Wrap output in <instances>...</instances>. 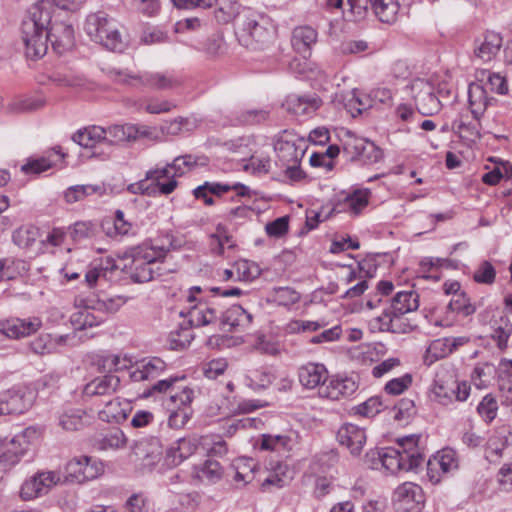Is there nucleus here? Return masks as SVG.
I'll return each mask as SVG.
<instances>
[{
    "label": "nucleus",
    "instance_id": "c03bdc74",
    "mask_svg": "<svg viewBox=\"0 0 512 512\" xmlns=\"http://www.w3.org/2000/svg\"><path fill=\"white\" fill-rule=\"evenodd\" d=\"M447 309L451 312L467 317L475 313L476 306L471 302L465 292H460L452 297L447 305Z\"/></svg>",
    "mask_w": 512,
    "mask_h": 512
},
{
    "label": "nucleus",
    "instance_id": "0e129e2a",
    "mask_svg": "<svg viewBox=\"0 0 512 512\" xmlns=\"http://www.w3.org/2000/svg\"><path fill=\"white\" fill-rule=\"evenodd\" d=\"M205 184L208 185L209 192L216 196H221L230 190L237 191V195L239 196H246L249 193V188L241 183L228 185L215 182H205Z\"/></svg>",
    "mask_w": 512,
    "mask_h": 512
},
{
    "label": "nucleus",
    "instance_id": "39448f33",
    "mask_svg": "<svg viewBox=\"0 0 512 512\" xmlns=\"http://www.w3.org/2000/svg\"><path fill=\"white\" fill-rule=\"evenodd\" d=\"M84 30L92 41L110 51L122 52L125 48L118 23L103 11L90 13L86 17Z\"/></svg>",
    "mask_w": 512,
    "mask_h": 512
},
{
    "label": "nucleus",
    "instance_id": "393cba45",
    "mask_svg": "<svg viewBox=\"0 0 512 512\" xmlns=\"http://www.w3.org/2000/svg\"><path fill=\"white\" fill-rule=\"evenodd\" d=\"M104 131L106 132L107 137V140H104V142L109 144L133 142L139 137H143L148 134L146 130H143L133 124L112 125L108 128H104Z\"/></svg>",
    "mask_w": 512,
    "mask_h": 512
},
{
    "label": "nucleus",
    "instance_id": "f8f14e48",
    "mask_svg": "<svg viewBox=\"0 0 512 512\" xmlns=\"http://www.w3.org/2000/svg\"><path fill=\"white\" fill-rule=\"evenodd\" d=\"M60 482V476L53 471L37 472L26 480L20 489V497L27 501L47 494L52 487Z\"/></svg>",
    "mask_w": 512,
    "mask_h": 512
},
{
    "label": "nucleus",
    "instance_id": "a878e982",
    "mask_svg": "<svg viewBox=\"0 0 512 512\" xmlns=\"http://www.w3.org/2000/svg\"><path fill=\"white\" fill-rule=\"evenodd\" d=\"M456 379L449 370L442 369L436 373L432 392L441 404H448L454 395Z\"/></svg>",
    "mask_w": 512,
    "mask_h": 512
},
{
    "label": "nucleus",
    "instance_id": "e433bc0d",
    "mask_svg": "<svg viewBox=\"0 0 512 512\" xmlns=\"http://www.w3.org/2000/svg\"><path fill=\"white\" fill-rule=\"evenodd\" d=\"M104 192L105 188L102 185H75L65 191L64 198L67 203L72 204L94 194L103 195Z\"/></svg>",
    "mask_w": 512,
    "mask_h": 512
},
{
    "label": "nucleus",
    "instance_id": "e2e57ef3",
    "mask_svg": "<svg viewBox=\"0 0 512 512\" xmlns=\"http://www.w3.org/2000/svg\"><path fill=\"white\" fill-rule=\"evenodd\" d=\"M238 278L243 281H250L260 275L259 267L248 260H239L234 264Z\"/></svg>",
    "mask_w": 512,
    "mask_h": 512
},
{
    "label": "nucleus",
    "instance_id": "864d4df0",
    "mask_svg": "<svg viewBox=\"0 0 512 512\" xmlns=\"http://www.w3.org/2000/svg\"><path fill=\"white\" fill-rule=\"evenodd\" d=\"M193 338L194 335L190 328H180L170 332L168 344L172 350H183L190 345Z\"/></svg>",
    "mask_w": 512,
    "mask_h": 512
},
{
    "label": "nucleus",
    "instance_id": "a18cd8bd",
    "mask_svg": "<svg viewBox=\"0 0 512 512\" xmlns=\"http://www.w3.org/2000/svg\"><path fill=\"white\" fill-rule=\"evenodd\" d=\"M201 50L209 58L219 57L226 52V45L222 33H214L203 42Z\"/></svg>",
    "mask_w": 512,
    "mask_h": 512
},
{
    "label": "nucleus",
    "instance_id": "37998d69",
    "mask_svg": "<svg viewBox=\"0 0 512 512\" xmlns=\"http://www.w3.org/2000/svg\"><path fill=\"white\" fill-rule=\"evenodd\" d=\"M127 444V438L124 432L120 429H113L106 433L96 443L99 450H118L125 447Z\"/></svg>",
    "mask_w": 512,
    "mask_h": 512
},
{
    "label": "nucleus",
    "instance_id": "2f4dec72",
    "mask_svg": "<svg viewBox=\"0 0 512 512\" xmlns=\"http://www.w3.org/2000/svg\"><path fill=\"white\" fill-rule=\"evenodd\" d=\"M197 447L195 439L181 438L177 441L176 446H172L167 450V460L173 465H178L193 455Z\"/></svg>",
    "mask_w": 512,
    "mask_h": 512
},
{
    "label": "nucleus",
    "instance_id": "603ef678",
    "mask_svg": "<svg viewBox=\"0 0 512 512\" xmlns=\"http://www.w3.org/2000/svg\"><path fill=\"white\" fill-rule=\"evenodd\" d=\"M291 438L287 435H262L261 448L271 451H286L290 449Z\"/></svg>",
    "mask_w": 512,
    "mask_h": 512
},
{
    "label": "nucleus",
    "instance_id": "f3484780",
    "mask_svg": "<svg viewBox=\"0 0 512 512\" xmlns=\"http://www.w3.org/2000/svg\"><path fill=\"white\" fill-rule=\"evenodd\" d=\"M166 363L159 357L142 359L131 367L130 378L134 382L155 379L166 370Z\"/></svg>",
    "mask_w": 512,
    "mask_h": 512
},
{
    "label": "nucleus",
    "instance_id": "4d7b16f0",
    "mask_svg": "<svg viewBox=\"0 0 512 512\" xmlns=\"http://www.w3.org/2000/svg\"><path fill=\"white\" fill-rule=\"evenodd\" d=\"M202 445L210 456L223 457L228 452L226 441L219 435L202 437Z\"/></svg>",
    "mask_w": 512,
    "mask_h": 512
},
{
    "label": "nucleus",
    "instance_id": "412c9836",
    "mask_svg": "<svg viewBox=\"0 0 512 512\" xmlns=\"http://www.w3.org/2000/svg\"><path fill=\"white\" fill-rule=\"evenodd\" d=\"M132 453L141 462V466L147 469L154 467L162 456V450L157 440L136 442L132 448Z\"/></svg>",
    "mask_w": 512,
    "mask_h": 512
},
{
    "label": "nucleus",
    "instance_id": "9d476101",
    "mask_svg": "<svg viewBox=\"0 0 512 512\" xmlns=\"http://www.w3.org/2000/svg\"><path fill=\"white\" fill-rule=\"evenodd\" d=\"M424 501L422 488L412 482L399 485L393 494V504L397 512H420Z\"/></svg>",
    "mask_w": 512,
    "mask_h": 512
},
{
    "label": "nucleus",
    "instance_id": "f257e3e1",
    "mask_svg": "<svg viewBox=\"0 0 512 512\" xmlns=\"http://www.w3.org/2000/svg\"><path fill=\"white\" fill-rule=\"evenodd\" d=\"M53 11V5L47 0L38 1L28 9L21 25V39L27 58L38 60L46 55L48 41L58 54H63L74 46L72 24L52 21Z\"/></svg>",
    "mask_w": 512,
    "mask_h": 512
},
{
    "label": "nucleus",
    "instance_id": "c9c22d12",
    "mask_svg": "<svg viewBox=\"0 0 512 512\" xmlns=\"http://www.w3.org/2000/svg\"><path fill=\"white\" fill-rule=\"evenodd\" d=\"M80 302L84 304L85 309L75 313L72 317L73 323L77 324L80 330L98 326L103 322L104 319L102 317L97 316L91 311V309L97 310L92 300L81 299Z\"/></svg>",
    "mask_w": 512,
    "mask_h": 512
},
{
    "label": "nucleus",
    "instance_id": "5fc2aeb1",
    "mask_svg": "<svg viewBox=\"0 0 512 512\" xmlns=\"http://www.w3.org/2000/svg\"><path fill=\"white\" fill-rule=\"evenodd\" d=\"M453 130L467 141L475 142L480 139V132L475 123L465 122L463 118L456 119L452 124Z\"/></svg>",
    "mask_w": 512,
    "mask_h": 512
},
{
    "label": "nucleus",
    "instance_id": "1a4fd4ad",
    "mask_svg": "<svg viewBox=\"0 0 512 512\" xmlns=\"http://www.w3.org/2000/svg\"><path fill=\"white\" fill-rule=\"evenodd\" d=\"M410 91L416 108L422 115H434L441 110L442 101L435 95L432 83L415 79L411 82Z\"/></svg>",
    "mask_w": 512,
    "mask_h": 512
},
{
    "label": "nucleus",
    "instance_id": "423d86ee",
    "mask_svg": "<svg viewBox=\"0 0 512 512\" xmlns=\"http://www.w3.org/2000/svg\"><path fill=\"white\" fill-rule=\"evenodd\" d=\"M169 249L164 247L141 248L131 250L130 277L134 282L145 283L155 279L154 266L166 257Z\"/></svg>",
    "mask_w": 512,
    "mask_h": 512
},
{
    "label": "nucleus",
    "instance_id": "774afa93",
    "mask_svg": "<svg viewBox=\"0 0 512 512\" xmlns=\"http://www.w3.org/2000/svg\"><path fill=\"white\" fill-rule=\"evenodd\" d=\"M113 267L103 266H94L89 269L85 274V281L89 287H94L97 284H101L102 282L107 281V275L109 270H112Z\"/></svg>",
    "mask_w": 512,
    "mask_h": 512
},
{
    "label": "nucleus",
    "instance_id": "9b49d317",
    "mask_svg": "<svg viewBox=\"0 0 512 512\" xmlns=\"http://www.w3.org/2000/svg\"><path fill=\"white\" fill-rule=\"evenodd\" d=\"M344 152L352 160H362L367 163H376L383 157V152L373 142L348 133L343 142Z\"/></svg>",
    "mask_w": 512,
    "mask_h": 512
},
{
    "label": "nucleus",
    "instance_id": "13d9d810",
    "mask_svg": "<svg viewBox=\"0 0 512 512\" xmlns=\"http://www.w3.org/2000/svg\"><path fill=\"white\" fill-rule=\"evenodd\" d=\"M498 411V403L494 396L487 394L477 406V412L487 422H492Z\"/></svg>",
    "mask_w": 512,
    "mask_h": 512
},
{
    "label": "nucleus",
    "instance_id": "49530a36",
    "mask_svg": "<svg viewBox=\"0 0 512 512\" xmlns=\"http://www.w3.org/2000/svg\"><path fill=\"white\" fill-rule=\"evenodd\" d=\"M507 446V436L504 430H496L486 444V458L501 457L502 451Z\"/></svg>",
    "mask_w": 512,
    "mask_h": 512
},
{
    "label": "nucleus",
    "instance_id": "bb28decb",
    "mask_svg": "<svg viewBox=\"0 0 512 512\" xmlns=\"http://www.w3.org/2000/svg\"><path fill=\"white\" fill-rule=\"evenodd\" d=\"M370 195L369 189H357L347 194L342 202L335 205L333 210L357 216L368 206Z\"/></svg>",
    "mask_w": 512,
    "mask_h": 512
},
{
    "label": "nucleus",
    "instance_id": "7c9ffc66",
    "mask_svg": "<svg viewBox=\"0 0 512 512\" xmlns=\"http://www.w3.org/2000/svg\"><path fill=\"white\" fill-rule=\"evenodd\" d=\"M218 311L205 302H198L193 305L189 312V322L192 326L201 327L217 321Z\"/></svg>",
    "mask_w": 512,
    "mask_h": 512
},
{
    "label": "nucleus",
    "instance_id": "8fccbe9b",
    "mask_svg": "<svg viewBox=\"0 0 512 512\" xmlns=\"http://www.w3.org/2000/svg\"><path fill=\"white\" fill-rule=\"evenodd\" d=\"M38 236V229L34 226H22L13 232V242L20 248L32 246Z\"/></svg>",
    "mask_w": 512,
    "mask_h": 512
},
{
    "label": "nucleus",
    "instance_id": "7ed1b4c3",
    "mask_svg": "<svg viewBox=\"0 0 512 512\" xmlns=\"http://www.w3.org/2000/svg\"><path fill=\"white\" fill-rule=\"evenodd\" d=\"M236 35L241 45L252 50L263 49L273 40L268 20L250 9H244L237 20Z\"/></svg>",
    "mask_w": 512,
    "mask_h": 512
},
{
    "label": "nucleus",
    "instance_id": "0eeeda50",
    "mask_svg": "<svg viewBox=\"0 0 512 512\" xmlns=\"http://www.w3.org/2000/svg\"><path fill=\"white\" fill-rule=\"evenodd\" d=\"M104 473L102 461L89 456H78L71 459L65 467L64 481L82 484L98 478Z\"/></svg>",
    "mask_w": 512,
    "mask_h": 512
},
{
    "label": "nucleus",
    "instance_id": "a19ab883",
    "mask_svg": "<svg viewBox=\"0 0 512 512\" xmlns=\"http://www.w3.org/2000/svg\"><path fill=\"white\" fill-rule=\"evenodd\" d=\"M28 271V264L24 260L15 258L0 259V281L12 280Z\"/></svg>",
    "mask_w": 512,
    "mask_h": 512
},
{
    "label": "nucleus",
    "instance_id": "f03ea898",
    "mask_svg": "<svg viewBox=\"0 0 512 512\" xmlns=\"http://www.w3.org/2000/svg\"><path fill=\"white\" fill-rule=\"evenodd\" d=\"M418 307L419 295L416 291H399L383 313L370 321V326L381 332L409 333L417 327L410 315Z\"/></svg>",
    "mask_w": 512,
    "mask_h": 512
},
{
    "label": "nucleus",
    "instance_id": "bf43d9fd",
    "mask_svg": "<svg viewBox=\"0 0 512 512\" xmlns=\"http://www.w3.org/2000/svg\"><path fill=\"white\" fill-rule=\"evenodd\" d=\"M223 474V470L219 462L215 460L208 459L205 461L203 466L200 468L198 472V477L202 481H207L209 483H214L218 481Z\"/></svg>",
    "mask_w": 512,
    "mask_h": 512
},
{
    "label": "nucleus",
    "instance_id": "5701e85b",
    "mask_svg": "<svg viewBox=\"0 0 512 512\" xmlns=\"http://www.w3.org/2000/svg\"><path fill=\"white\" fill-rule=\"evenodd\" d=\"M300 383L307 389L324 386L328 379V371L321 363H306L298 369Z\"/></svg>",
    "mask_w": 512,
    "mask_h": 512
},
{
    "label": "nucleus",
    "instance_id": "680f3d73",
    "mask_svg": "<svg viewBox=\"0 0 512 512\" xmlns=\"http://www.w3.org/2000/svg\"><path fill=\"white\" fill-rule=\"evenodd\" d=\"M394 419L397 421H409L416 414L415 403L412 399L402 398L394 406Z\"/></svg>",
    "mask_w": 512,
    "mask_h": 512
},
{
    "label": "nucleus",
    "instance_id": "338daca9",
    "mask_svg": "<svg viewBox=\"0 0 512 512\" xmlns=\"http://www.w3.org/2000/svg\"><path fill=\"white\" fill-rule=\"evenodd\" d=\"M412 384V376L405 374L399 378L388 381L384 387V391L389 395H400L406 391Z\"/></svg>",
    "mask_w": 512,
    "mask_h": 512
},
{
    "label": "nucleus",
    "instance_id": "69168bd1",
    "mask_svg": "<svg viewBox=\"0 0 512 512\" xmlns=\"http://www.w3.org/2000/svg\"><path fill=\"white\" fill-rule=\"evenodd\" d=\"M496 271L489 261H482L476 269L473 279L480 284L491 285L494 283Z\"/></svg>",
    "mask_w": 512,
    "mask_h": 512
},
{
    "label": "nucleus",
    "instance_id": "dca6fc26",
    "mask_svg": "<svg viewBox=\"0 0 512 512\" xmlns=\"http://www.w3.org/2000/svg\"><path fill=\"white\" fill-rule=\"evenodd\" d=\"M41 326L38 319H19L11 318L0 321V331L2 337L18 339L35 333Z\"/></svg>",
    "mask_w": 512,
    "mask_h": 512
},
{
    "label": "nucleus",
    "instance_id": "aec40b11",
    "mask_svg": "<svg viewBox=\"0 0 512 512\" xmlns=\"http://www.w3.org/2000/svg\"><path fill=\"white\" fill-rule=\"evenodd\" d=\"M322 105L321 99L315 95H296L291 94L285 99L283 106L285 109L297 116H310Z\"/></svg>",
    "mask_w": 512,
    "mask_h": 512
},
{
    "label": "nucleus",
    "instance_id": "f704fd0d",
    "mask_svg": "<svg viewBox=\"0 0 512 512\" xmlns=\"http://www.w3.org/2000/svg\"><path fill=\"white\" fill-rule=\"evenodd\" d=\"M73 141L84 148H92L97 143L107 140L106 132L101 126H91L78 130L72 137Z\"/></svg>",
    "mask_w": 512,
    "mask_h": 512
},
{
    "label": "nucleus",
    "instance_id": "de8ad7c7",
    "mask_svg": "<svg viewBox=\"0 0 512 512\" xmlns=\"http://www.w3.org/2000/svg\"><path fill=\"white\" fill-rule=\"evenodd\" d=\"M234 467L236 470L234 475L235 482H242L245 485L253 481L256 464L252 459H238Z\"/></svg>",
    "mask_w": 512,
    "mask_h": 512
},
{
    "label": "nucleus",
    "instance_id": "4468645a",
    "mask_svg": "<svg viewBox=\"0 0 512 512\" xmlns=\"http://www.w3.org/2000/svg\"><path fill=\"white\" fill-rule=\"evenodd\" d=\"M337 440L352 455L358 456L366 443V433L363 428L357 425L345 423L337 431Z\"/></svg>",
    "mask_w": 512,
    "mask_h": 512
},
{
    "label": "nucleus",
    "instance_id": "6e6d98bb",
    "mask_svg": "<svg viewBox=\"0 0 512 512\" xmlns=\"http://www.w3.org/2000/svg\"><path fill=\"white\" fill-rule=\"evenodd\" d=\"M249 385L254 389H265L272 384L275 377L268 370L252 369L246 376Z\"/></svg>",
    "mask_w": 512,
    "mask_h": 512
},
{
    "label": "nucleus",
    "instance_id": "b1692460",
    "mask_svg": "<svg viewBox=\"0 0 512 512\" xmlns=\"http://www.w3.org/2000/svg\"><path fill=\"white\" fill-rule=\"evenodd\" d=\"M252 321V315L240 305H232L221 314L219 327L224 332H232L238 328L248 326Z\"/></svg>",
    "mask_w": 512,
    "mask_h": 512
},
{
    "label": "nucleus",
    "instance_id": "4be33fe9",
    "mask_svg": "<svg viewBox=\"0 0 512 512\" xmlns=\"http://www.w3.org/2000/svg\"><path fill=\"white\" fill-rule=\"evenodd\" d=\"M357 388V383L351 378H332L328 384L320 387L319 394L324 398L339 400L352 395Z\"/></svg>",
    "mask_w": 512,
    "mask_h": 512
},
{
    "label": "nucleus",
    "instance_id": "473e14b6",
    "mask_svg": "<svg viewBox=\"0 0 512 512\" xmlns=\"http://www.w3.org/2000/svg\"><path fill=\"white\" fill-rule=\"evenodd\" d=\"M278 158L285 164H299L304 150L297 147L293 140L280 138L275 143Z\"/></svg>",
    "mask_w": 512,
    "mask_h": 512
},
{
    "label": "nucleus",
    "instance_id": "2eb2a0df",
    "mask_svg": "<svg viewBox=\"0 0 512 512\" xmlns=\"http://www.w3.org/2000/svg\"><path fill=\"white\" fill-rule=\"evenodd\" d=\"M503 38L500 33L486 31L474 43V55L483 62H489L500 52Z\"/></svg>",
    "mask_w": 512,
    "mask_h": 512
},
{
    "label": "nucleus",
    "instance_id": "3c124183",
    "mask_svg": "<svg viewBox=\"0 0 512 512\" xmlns=\"http://www.w3.org/2000/svg\"><path fill=\"white\" fill-rule=\"evenodd\" d=\"M204 159L203 157H196L193 155H183L176 157L172 163L169 164L171 169L174 170L173 177H179L184 175L186 172L194 169L199 161Z\"/></svg>",
    "mask_w": 512,
    "mask_h": 512
},
{
    "label": "nucleus",
    "instance_id": "72a5a7b5",
    "mask_svg": "<svg viewBox=\"0 0 512 512\" xmlns=\"http://www.w3.org/2000/svg\"><path fill=\"white\" fill-rule=\"evenodd\" d=\"M103 403L104 407L99 411V418L102 421L120 423L126 420L128 407L127 403H125V407H123L118 397L112 398L110 400H103Z\"/></svg>",
    "mask_w": 512,
    "mask_h": 512
},
{
    "label": "nucleus",
    "instance_id": "79ce46f5",
    "mask_svg": "<svg viewBox=\"0 0 512 512\" xmlns=\"http://www.w3.org/2000/svg\"><path fill=\"white\" fill-rule=\"evenodd\" d=\"M102 229L109 237L124 236L131 229V223L124 219V213L121 210H116L113 220L103 221Z\"/></svg>",
    "mask_w": 512,
    "mask_h": 512
},
{
    "label": "nucleus",
    "instance_id": "c85d7f7f",
    "mask_svg": "<svg viewBox=\"0 0 512 512\" xmlns=\"http://www.w3.org/2000/svg\"><path fill=\"white\" fill-rule=\"evenodd\" d=\"M420 436L409 435L397 440L402 457L417 469L424 461V455L419 447Z\"/></svg>",
    "mask_w": 512,
    "mask_h": 512
},
{
    "label": "nucleus",
    "instance_id": "09e8293b",
    "mask_svg": "<svg viewBox=\"0 0 512 512\" xmlns=\"http://www.w3.org/2000/svg\"><path fill=\"white\" fill-rule=\"evenodd\" d=\"M45 105V100L38 97L17 99L11 102L8 110L11 113H27L41 109Z\"/></svg>",
    "mask_w": 512,
    "mask_h": 512
},
{
    "label": "nucleus",
    "instance_id": "cd10ccee",
    "mask_svg": "<svg viewBox=\"0 0 512 512\" xmlns=\"http://www.w3.org/2000/svg\"><path fill=\"white\" fill-rule=\"evenodd\" d=\"M375 453L378 454L383 467L392 474H396L400 471L408 472L414 470L413 465L409 464L402 457L400 449L386 447L382 448L381 451L372 452V454Z\"/></svg>",
    "mask_w": 512,
    "mask_h": 512
},
{
    "label": "nucleus",
    "instance_id": "20e7f679",
    "mask_svg": "<svg viewBox=\"0 0 512 512\" xmlns=\"http://www.w3.org/2000/svg\"><path fill=\"white\" fill-rule=\"evenodd\" d=\"M110 78L119 84L133 88H148L152 90H173L180 86L179 79L169 71H142L134 73L128 69L109 70Z\"/></svg>",
    "mask_w": 512,
    "mask_h": 512
},
{
    "label": "nucleus",
    "instance_id": "6e6552de",
    "mask_svg": "<svg viewBox=\"0 0 512 512\" xmlns=\"http://www.w3.org/2000/svg\"><path fill=\"white\" fill-rule=\"evenodd\" d=\"M174 5L182 9L190 8H211L216 6L214 10V18L219 24H227L236 17L237 20L243 14L240 12V4L236 0H172Z\"/></svg>",
    "mask_w": 512,
    "mask_h": 512
},
{
    "label": "nucleus",
    "instance_id": "4c0bfd02",
    "mask_svg": "<svg viewBox=\"0 0 512 512\" xmlns=\"http://www.w3.org/2000/svg\"><path fill=\"white\" fill-rule=\"evenodd\" d=\"M17 442L15 438L7 443L0 441V471H7L19 462L23 451L16 449Z\"/></svg>",
    "mask_w": 512,
    "mask_h": 512
},
{
    "label": "nucleus",
    "instance_id": "c756f323",
    "mask_svg": "<svg viewBox=\"0 0 512 512\" xmlns=\"http://www.w3.org/2000/svg\"><path fill=\"white\" fill-rule=\"evenodd\" d=\"M491 98L487 95L486 88L479 83H471L468 87L469 107L473 117L478 120L488 107Z\"/></svg>",
    "mask_w": 512,
    "mask_h": 512
},
{
    "label": "nucleus",
    "instance_id": "052dcab7",
    "mask_svg": "<svg viewBox=\"0 0 512 512\" xmlns=\"http://www.w3.org/2000/svg\"><path fill=\"white\" fill-rule=\"evenodd\" d=\"M383 407V403L379 396L371 397L365 402L352 408L355 414L364 417H373L377 415Z\"/></svg>",
    "mask_w": 512,
    "mask_h": 512
},
{
    "label": "nucleus",
    "instance_id": "6ab92c4d",
    "mask_svg": "<svg viewBox=\"0 0 512 512\" xmlns=\"http://www.w3.org/2000/svg\"><path fill=\"white\" fill-rule=\"evenodd\" d=\"M317 40L318 32L311 26H297L292 31V48L304 58L310 57L312 48L316 45Z\"/></svg>",
    "mask_w": 512,
    "mask_h": 512
},
{
    "label": "nucleus",
    "instance_id": "ddd939ff",
    "mask_svg": "<svg viewBox=\"0 0 512 512\" xmlns=\"http://www.w3.org/2000/svg\"><path fill=\"white\" fill-rule=\"evenodd\" d=\"M33 401V393L23 390H8L0 395L4 415L22 414L32 406Z\"/></svg>",
    "mask_w": 512,
    "mask_h": 512
},
{
    "label": "nucleus",
    "instance_id": "58836bf2",
    "mask_svg": "<svg viewBox=\"0 0 512 512\" xmlns=\"http://www.w3.org/2000/svg\"><path fill=\"white\" fill-rule=\"evenodd\" d=\"M84 417L85 412L81 409H65L59 414V426L66 431H77L84 426Z\"/></svg>",
    "mask_w": 512,
    "mask_h": 512
},
{
    "label": "nucleus",
    "instance_id": "a211bd4d",
    "mask_svg": "<svg viewBox=\"0 0 512 512\" xmlns=\"http://www.w3.org/2000/svg\"><path fill=\"white\" fill-rule=\"evenodd\" d=\"M120 387V378L114 374L96 377L83 388L85 397H104L114 395Z\"/></svg>",
    "mask_w": 512,
    "mask_h": 512
},
{
    "label": "nucleus",
    "instance_id": "ea45409f",
    "mask_svg": "<svg viewBox=\"0 0 512 512\" xmlns=\"http://www.w3.org/2000/svg\"><path fill=\"white\" fill-rule=\"evenodd\" d=\"M436 466H439L444 473L456 470L458 468L456 452L450 448L438 452L433 459L428 461V470H433Z\"/></svg>",
    "mask_w": 512,
    "mask_h": 512
}]
</instances>
